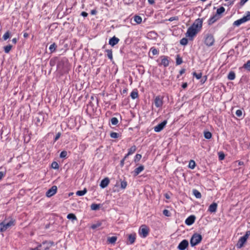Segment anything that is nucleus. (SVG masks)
Returning <instances> with one entry per match:
<instances>
[{"mask_svg":"<svg viewBox=\"0 0 250 250\" xmlns=\"http://www.w3.org/2000/svg\"><path fill=\"white\" fill-rule=\"evenodd\" d=\"M127 185V182L125 180L122 181L121 182V188L122 189H125Z\"/></svg>","mask_w":250,"mask_h":250,"instance_id":"a18cd8bd","label":"nucleus"},{"mask_svg":"<svg viewBox=\"0 0 250 250\" xmlns=\"http://www.w3.org/2000/svg\"><path fill=\"white\" fill-rule=\"evenodd\" d=\"M90 208L92 210H96L100 208V205L93 203L91 204Z\"/></svg>","mask_w":250,"mask_h":250,"instance_id":"7c9ffc66","label":"nucleus"},{"mask_svg":"<svg viewBox=\"0 0 250 250\" xmlns=\"http://www.w3.org/2000/svg\"><path fill=\"white\" fill-rule=\"evenodd\" d=\"M204 42L206 45L208 47L213 45L215 42L213 35L209 33L206 34L204 37Z\"/></svg>","mask_w":250,"mask_h":250,"instance_id":"7ed1b4c3","label":"nucleus"},{"mask_svg":"<svg viewBox=\"0 0 250 250\" xmlns=\"http://www.w3.org/2000/svg\"><path fill=\"white\" fill-rule=\"evenodd\" d=\"M248 0H240V4L243 5Z\"/></svg>","mask_w":250,"mask_h":250,"instance_id":"69168bd1","label":"nucleus"},{"mask_svg":"<svg viewBox=\"0 0 250 250\" xmlns=\"http://www.w3.org/2000/svg\"><path fill=\"white\" fill-rule=\"evenodd\" d=\"M150 51L151 52L153 55H158L159 53V51L154 47H152L150 48Z\"/></svg>","mask_w":250,"mask_h":250,"instance_id":"f704fd0d","label":"nucleus"},{"mask_svg":"<svg viewBox=\"0 0 250 250\" xmlns=\"http://www.w3.org/2000/svg\"><path fill=\"white\" fill-rule=\"evenodd\" d=\"M42 247L41 244H39L38 247L35 248H31L29 250H41L40 248Z\"/></svg>","mask_w":250,"mask_h":250,"instance_id":"680f3d73","label":"nucleus"},{"mask_svg":"<svg viewBox=\"0 0 250 250\" xmlns=\"http://www.w3.org/2000/svg\"><path fill=\"white\" fill-rule=\"evenodd\" d=\"M111 124L112 125H117L118 123H119V121L118 120V119L116 117H113L111 119Z\"/></svg>","mask_w":250,"mask_h":250,"instance_id":"a19ab883","label":"nucleus"},{"mask_svg":"<svg viewBox=\"0 0 250 250\" xmlns=\"http://www.w3.org/2000/svg\"><path fill=\"white\" fill-rule=\"evenodd\" d=\"M110 137L112 138H117L119 136V134L115 132H112L110 134Z\"/></svg>","mask_w":250,"mask_h":250,"instance_id":"c03bdc74","label":"nucleus"},{"mask_svg":"<svg viewBox=\"0 0 250 250\" xmlns=\"http://www.w3.org/2000/svg\"><path fill=\"white\" fill-rule=\"evenodd\" d=\"M10 33L9 31H7L5 33V34L3 35L2 38L3 40L6 41L8 39L10 38Z\"/></svg>","mask_w":250,"mask_h":250,"instance_id":"58836bf2","label":"nucleus"},{"mask_svg":"<svg viewBox=\"0 0 250 250\" xmlns=\"http://www.w3.org/2000/svg\"><path fill=\"white\" fill-rule=\"evenodd\" d=\"M57 48V45L55 43H53L49 46V50L51 53L54 52Z\"/></svg>","mask_w":250,"mask_h":250,"instance_id":"4c0bfd02","label":"nucleus"},{"mask_svg":"<svg viewBox=\"0 0 250 250\" xmlns=\"http://www.w3.org/2000/svg\"><path fill=\"white\" fill-rule=\"evenodd\" d=\"M219 159L220 160H223L225 158V154L223 152H220L218 153Z\"/></svg>","mask_w":250,"mask_h":250,"instance_id":"864d4df0","label":"nucleus"},{"mask_svg":"<svg viewBox=\"0 0 250 250\" xmlns=\"http://www.w3.org/2000/svg\"><path fill=\"white\" fill-rule=\"evenodd\" d=\"M145 169V167L143 165H140L139 167L135 168L132 171V173L133 176L135 177L139 175L141 172H142Z\"/></svg>","mask_w":250,"mask_h":250,"instance_id":"ddd939ff","label":"nucleus"},{"mask_svg":"<svg viewBox=\"0 0 250 250\" xmlns=\"http://www.w3.org/2000/svg\"><path fill=\"white\" fill-rule=\"evenodd\" d=\"M142 158V155L140 154H137L134 158V162L135 163L138 162Z\"/></svg>","mask_w":250,"mask_h":250,"instance_id":"49530a36","label":"nucleus"},{"mask_svg":"<svg viewBox=\"0 0 250 250\" xmlns=\"http://www.w3.org/2000/svg\"><path fill=\"white\" fill-rule=\"evenodd\" d=\"M225 11V8L223 6H221L217 9L216 13L215 15H216L217 16L219 17L220 18H221V17H222L221 15L223 13H224Z\"/></svg>","mask_w":250,"mask_h":250,"instance_id":"4be33fe9","label":"nucleus"},{"mask_svg":"<svg viewBox=\"0 0 250 250\" xmlns=\"http://www.w3.org/2000/svg\"><path fill=\"white\" fill-rule=\"evenodd\" d=\"M195 166L196 163L195 161L193 160H190L188 166V167L192 169H193L195 167Z\"/></svg>","mask_w":250,"mask_h":250,"instance_id":"c756f323","label":"nucleus"},{"mask_svg":"<svg viewBox=\"0 0 250 250\" xmlns=\"http://www.w3.org/2000/svg\"><path fill=\"white\" fill-rule=\"evenodd\" d=\"M188 86V83H184L182 84V87L183 89H185Z\"/></svg>","mask_w":250,"mask_h":250,"instance_id":"774afa93","label":"nucleus"},{"mask_svg":"<svg viewBox=\"0 0 250 250\" xmlns=\"http://www.w3.org/2000/svg\"><path fill=\"white\" fill-rule=\"evenodd\" d=\"M235 114L237 117H241L242 116V111L240 109H238L236 110Z\"/></svg>","mask_w":250,"mask_h":250,"instance_id":"5fc2aeb1","label":"nucleus"},{"mask_svg":"<svg viewBox=\"0 0 250 250\" xmlns=\"http://www.w3.org/2000/svg\"><path fill=\"white\" fill-rule=\"evenodd\" d=\"M117 240L116 236L109 237L107 238V242L109 244H114Z\"/></svg>","mask_w":250,"mask_h":250,"instance_id":"5701e85b","label":"nucleus"},{"mask_svg":"<svg viewBox=\"0 0 250 250\" xmlns=\"http://www.w3.org/2000/svg\"><path fill=\"white\" fill-rule=\"evenodd\" d=\"M125 4L129 5L133 2V0H123Z\"/></svg>","mask_w":250,"mask_h":250,"instance_id":"13d9d810","label":"nucleus"},{"mask_svg":"<svg viewBox=\"0 0 250 250\" xmlns=\"http://www.w3.org/2000/svg\"><path fill=\"white\" fill-rule=\"evenodd\" d=\"M167 120H165L163 122H162V123L159 124L158 125H157L156 126H155L154 127V131L156 132H160L164 128L166 125H167Z\"/></svg>","mask_w":250,"mask_h":250,"instance_id":"6e6552de","label":"nucleus"},{"mask_svg":"<svg viewBox=\"0 0 250 250\" xmlns=\"http://www.w3.org/2000/svg\"><path fill=\"white\" fill-rule=\"evenodd\" d=\"M136 233H131V234H128V238H127V240L128 241V244H133L135 242V241L136 240Z\"/></svg>","mask_w":250,"mask_h":250,"instance_id":"4468645a","label":"nucleus"},{"mask_svg":"<svg viewBox=\"0 0 250 250\" xmlns=\"http://www.w3.org/2000/svg\"><path fill=\"white\" fill-rule=\"evenodd\" d=\"M130 96L132 99H135L138 98V92L137 89H134L130 94Z\"/></svg>","mask_w":250,"mask_h":250,"instance_id":"b1692460","label":"nucleus"},{"mask_svg":"<svg viewBox=\"0 0 250 250\" xmlns=\"http://www.w3.org/2000/svg\"><path fill=\"white\" fill-rule=\"evenodd\" d=\"M67 153L66 151L63 150L60 153V157L62 158H64L66 157Z\"/></svg>","mask_w":250,"mask_h":250,"instance_id":"09e8293b","label":"nucleus"},{"mask_svg":"<svg viewBox=\"0 0 250 250\" xmlns=\"http://www.w3.org/2000/svg\"><path fill=\"white\" fill-rule=\"evenodd\" d=\"M243 67L247 70L250 71V60L244 64Z\"/></svg>","mask_w":250,"mask_h":250,"instance_id":"37998d69","label":"nucleus"},{"mask_svg":"<svg viewBox=\"0 0 250 250\" xmlns=\"http://www.w3.org/2000/svg\"><path fill=\"white\" fill-rule=\"evenodd\" d=\"M192 193L196 198L200 199L202 197L201 193L197 189H194L192 190Z\"/></svg>","mask_w":250,"mask_h":250,"instance_id":"393cba45","label":"nucleus"},{"mask_svg":"<svg viewBox=\"0 0 250 250\" xmlns=\"http://www.w3.org/2000/svg\"><path fill=\"white\" fill-rule=\"evenodd\" d=\"M161 58V64L164 65V67H167L169 65V61L168 60V57L166 56H162Z\"/></svg>","mask_w":250,"mask_h":250,"instance_id":"dca6fc26","label":"nucleus"},{"mask_svg":"<svg viewBox=\"0 0 250 250\" xmlns=\"http://www.w3.org/2000/svg\"><path fill=\"white\" fill-rule=\"evenodd\" d=\"M217 208V204L216 203H213L208 207V211L211 213L215 212Z\"/></svg>","mask_w":250,"mask_h":250,"instance_id":"6ab92c4d","label":"nucleus"},{"mask_svg":"<svg viewBox=\"0 0 250 250\" xmlns=\"http://www.w3.org/2000/svg\"><path fill=\"white\" fill-rule=\"evenodd\" d=\"M154 104L156 107L161 108L164 104V96L158 95L154 98Z\"/></svg>","mask_w":250,"mask_h":250,"instance_id":"423d86ee","label":"nucleus"},{"mask_svg":"<svg viewBox=\"0 0 250 250\" xmlns=\"http://www.w3.org/2000/svg\"><path fill=\"white\" fill-rule=\"evenodd\" d=\"M42 246H44L42 250H48L50 248L54 245V243L53 241H44L41 244Z\"/></svg>","mask_w":250,"mask_h":250,"instance_id":"9b49d317","label":"nucleus"},{"mask_svg":"<svg viewBox=\"0 0 250 250\" xmlns=\"http://www.w3.org/2000/svg\"><path fill=\"white\" fill-rule=\"evenodd\" d=\"M109 182L110 181L109 178L106 177L102 180L100 186L102 188H104L109 185Z\"/></svg>","mask_w":250,"mask_h":250,"instance_id":"a211bd4d","label":"nucleus"},{"mask_svg":"<svg viewBox=\"0 0 250 250\" xmlns=\"http://www.w3.org/2000/svg\"><path fill=\"white\" fill-rule=\"evenodd\" d=\"M81 15L83 17H86L88 15V14L86 12L83 11L81 13Z\"/></svg>","mask_w":250,"mask_h":250,"instance_id":"338daca9","label":"nucleus"},{"mask_svg":"<svg viewBox=\"0 0 250 250\" xmlns=\"http://www.w3.org/2000/svg\"><path fill=\"white\" fill-rule=\"evenodd\" d=\"M102 225V223H97L96 224H93L91 226V229H95L99 227H100Z\"/></svg>","mask_w":250,"mask_h":250,"instance_id":"603ef678","label":"nucleus"},{"mask_svg":"<svg viewBox=\"0 0 250 250\" xmlns=\"http://www.w3.org/2000/svg\"><path fill=\"white\" fill-rule=\"evenodd\" d=\"M202 240V236L201 234L195 233L192 236L190 243L192 247H194L199 244Z\"/></svg>","mask_w":250,"mask_h":250,"instance_id":"f03ea898","label":"nucleus"},{"mask_svg":"<svg viewBox=\"0 0 250 250\" xmlns=\"http://www.w3.org/2000/svg\"><path fill=\"white\" fill-rule=\"evenodd\" d=\"M188 242L187 240H182L178 245L177 249L179 250H185L188 246Z\"/></svg>","mask_w":250,"mask_h":250,"instance_id":"1a4fd4ad","label":"nucleus"},{"mask_svg":"<svg viewBox=\"0 0 250 250\" xmlns=\"http://www.w3.org/2000/svg\"><path fill=\"white\" fill-rule=\"evenodd\" d=\"M179 18L177 16L170 17L168 21H178Z\"/></svg>","mask_w":250,"mask_h":250,"instance_id":"4d7b16f0","label":"nucleus"},{"mask_svg":"<svg viewBox=\"0 0 250 250\" xmlns=\"http://www.w3.org/2000/svg\"><path fill=\"white\" fill-rule=\"evenodd\" d=\"M57 191V187L56 186H52L46 192V196L48 197H50L55 194Z\"/></svg>","mask_w":250,"mask_h":250,"instance_id":"9d476101","label":"nucleus"},{"mask_svg":"<svg viewBox=\"0 0 250 250\" xmlns=\"http://www.w3.org/2000/svg\"><path fill=\"white\" fill-rule=\"evenodd\" d=\"M108 58L111 61L113 60L112 51L111 49H107L105 50Z\"/></svg>","mask_w":250,"mask_h":250,"instance_id":"2f4dec72","label":"nucleus"},{"mask_svg":"<svg viewBox=\"0 0 250 250\" xmlns=\"http://www.w3.org/2000/svg\"><path fill=\"white\" fill-rule=\"evenodd\" d=\"M196 219V217L193 215H191L189 216H188L185 220V224L188 226H190L192 225Z\"/></svg>","mask_w":250,"mask_h":250,"instance_id":"f8f14e48","label":"nucleus"},{"mask_svg":"<svg viewBox=\"0 0 250 250\" xmlns=\"http://www.w3.org/2000/svg\"><path fill=\"white\" fill-rule=\"evenodd\" d=\"M87 190L86 188H84L83 190H78L76 194L77 196H82L84 195L87 192Z\"/></svg>","mask_w":250,"mask_h":250,"instance_id":"a878e982","label":"nucleus"},{"mask_svg":"<svg viewBox=\"0 0 250 250\" xmlns=\"http://www.w3.org/2000/svg\"><path fill=\"white\" fill-rule=\"evenodd\" d=\"M250 235V231L248 230L246 232V234L243 236H242V237L243 238H245V240L247 241Z\"/></svg>","mask_w":250,"mask_h":250,"instance_id":"6e6d98bb","label":"nucleus"},{"mask_svg":"<svg viewBox=\"0 0 250 250\" xmlns=\"http://www.w3.org/2000/svg\"><path fill=\"white\" fill-rule=\"evenodd\" d=\"M149 229L146 225H142L139 230V234L142 238H146L148 235Z\"/></svg>","mask_w":250,"mask_h":250,"instance_id":"39448f33","label":"nucleus"},{"mask_svg":"<svg viewBox=\"0 0 250 250\" xmlns=\"http://www.w3.org/2000/svg\"><path fill=\"white\" fill-rule=\"evenodd\" d=\"M180 44L183 45H186L188 43V39L187 38H183L180 40Z\"/></svg>","mask_w":250,"mask_h":250,"instance_id":"ea45409f","label":"nucleus"},{"mask_svg":"<svg viewBox=\"0 0 250 250\" xmlns=\"http://www.w3.org/2000/svg\"><path fill=\"white\" fill-rule=\"evenodd\" d=\"M199 32L197 30L192 28L191 26L188 28L186 33V36L190 41H193Z\"/></svg>","mask_w":250,"mask_h":250,"instance_id":"20e7f679","label":"nucleus"},{"mask_svg":"<svg viewBox=\"0 0 250 250\" xmlns=\"http://www.w3.org/2000/svg\"><path fill=\"white\" fill-rule=\"evenodd\" d=\"M244 23V22H243V21L242 19L241 18V19H239V20H237L233 22V25H234V26H239L240 24H242V23Z\"/></svg>","mask_w":250,"mask_h":250,"instance_id":"c9c22d12","label":"nucleus"},{"mask_svg":"<svg viewBox=\"0 0 250 250\" xmlns=\"http://www.w3.org/2000/svg\"><path fill=\"white\" fill-rule=\"evenodd\" d=\"M183 62L182 58L180 57L179 55L176 56V63L177 65H180Z\"/></svg>","mask_w":250,"mask_h":250,"instance_id":"473e14b6","label":"nucleus"},{"mask_svg":"<svg viewBox=\"0 0 250 250\" xmlns=\"http://www.w3.org/2000/svg\"><path fill=\"white\" fill-rule=\"evenodd\" d=\"M12 48V45L9 44L4 47V51L6 53H9Z\"/></svg>","mask_w":250,"mask_h":250,"instance_id":"72a5a7b5","label":"nucleus"},{"mask_svg":"<svg viewBox=\"0 0 250 250\" xmlns=\"http://www.w3.org/2000/svg\"><path fill=\"white\" fill-rule=\"evenodd\" d=\"M220 17L217 16L216 15H214L213 16L211 17L208 21V24L210 25L213 24L215 22L220 19Z\"/></svg>","mask_w":250,"mask_h":250,"instance_id":"2eb2a0df","label":"nucleus"},{"mask_svg":"<svg viewBox=\"0 0 250 250\" xmlns=\"http://www.w3.org/2000/svg\"><path fill=\"white\" fill-rule=\"evenodd\" d=\"M120 41L119 39L116 37L115 36L113 37L109 40V44L112 46H114L119 43Z\"/></svg>","mask_w":250,"mask_h":250,"instance_id":"f3484780","label":"nucleus"},{"mask_svg":"<svg viewBox=\"0 0 250 250\" xmlns=\"http://www.w3.org/2000/svg\"><path fill=\"white\" fill-rule=\"evenodd\" d=\"M5 172L0 171V180H1L5 176Z\"/></svg>","mask_w":250,"mask_h":250,"instance_id":"e2e57ef3","label":"nucleus"},{"mask_svg":"<svg viewBox=\"0 0 250 250\" xmlns=\"http://www.w3.org/2000/svg\"><path fill=\"white\" fill-rule=\"evenodd\" d=\"M203 19H197L195 21L194 23L190 26L192 28H194L198 32H199L202 27L203 25Z\"/></svg>","mask_w":250,"mask_h":250,"instance_id":"0eeeda50","label":"nucleus"},{"mask_svg":"<svg viewBox=\"0 0 250 250\" xmlns=\"http://www.w3.org/2000/svg\"><path fill=\"white\" fill-rule=\"evenodd\" d=\"M212 137V134L209 131H206L204 132V137L206 139H209Z\"/></svg>","mask_w":250,"mask_h":250,"instance_id":"79ce46f5","label":"nucleus"},{"mask_svg":"<svg viewBox=\"0 0 250 250\" xmlns=\"http://www.w3.org/2000/svg\"><path fill=\"white\" fill-rule=\"evenodd\" d=\"M67 218L69 220H77V217L76 215L73 213H69L67 216Z\"/></svg>","mask_w":250,"mask_h":250,"instance_id":"e433bc0d","label":"nucleus"},{"mask_svg":"<svg viewBox=\"0 0 250 250\" xmlns=\"http://www.w3.org/2000/svg\"><path fill=\"white\" fill-rule=\"evenodd\" d=\"M246 240L245 238H243L242 237H241L238 241L237 244V247L238 248H241L243 247L244 244L246 242Z\"/></svg>","mask_w":250,"mask_h":250,"instance_id":"412c9836","label":"nucleus"},{"mask_svg":"<svg viewBox=\"0 0 250 250\" xmlns=\"http://www.w3.org/2000/svg\"><path fill=\"white\" fill-rule=\"evenodd\" d=\"M163 214L167 217H169L171 215L170 211L167 209H164L163 211Z\"/></svg>","mask_w":250,"mask_h":250,"instance_id":"8fccbe9b","label":"nucleus"},{"mask_svg":"<svg viewBox=\"0 0 250 250\" xmlns=\"http://www.w3.org/2000/svg\"><path fill=\"white\" fill-rule=\"evenodd\" d=\"M126 158H125V156L124 158L120 162V166L121 167H123L125 164V161Z\"/></svg>","mask_w":250,"mask_h":250,"instance_id":"0e129e2a","label":"nucleus"},{"mask_svg":"<svg viewBox=\"0 0 250 250\" xmlns=\"http://www.w3.org/2000/svg\"><path fill=\"white\" fill-rule=\"evenodd\" d=\"M136 146L135 145L132 146L128 149V153L125 155V158H126L128 156L133 154L136 151Z\"/></svg>","mask_w":250,"mask_h":250,"instance_id":"aec40b11","label":"nucleus"},{"mask_svg":"<svg viewBox=\"0 0 250 250\" xmlns=\"http://www.w3.org/2000/svg\"><path fill=\"white\" fill-rule=\"evenodd\" d=\"M244 22L248 21L250 20V12L248 11L247 13V15L244 16L241 18Z\"/></svg>","mask_w":250,"mask_h":250,"instance_id":"c85d7f7f","label":"nucleus"},{"mask_svg":"<svg viewBox=\"0 0 250 250\" xmlns=\"http://www.w3.org/2000/svg\"><path fill=\"white\" fill-rule=\"evenodd\" d=\"M193 75L194 77H195L198 80V79H200L201 78L202 74L201 73H197L194 72L193 73Z\"/></svg>","mask_w":250,"mask_h":250,"instance_id":"3c124183","label":"nucleus"},{"mask_svg":"<svg viewBox=\"0 0 250 250\" xmlns=\"http://www.w3.org/2000/svg\"><path fill=\"white\" fill-rule=\"evenodd\" d=\"M51 167L54 169H58L59 168V164L56 162L52 163Z\"/></svg>","mask_w":250,"mask_h":250,"instance_id":"de8ad7c7","label":"nucleus"},{"mask_svg":"<svg viewBox=\"0 0 250 250\" xmlns=\"http://www.w3.org/2000/svg\"><path fill=\"white\" fill-rule=\"evenodd\" d=\"M15 224L16 221L13 219H11L10 221L7 223H5L4 222H1L0 223V232H3L5 231L7 229L15 226Z\"/></svg>","mask_w":250,"mask_h":250,"instance_id":"f257e3e1","label":"nucleus"},{"mask_svg":"<svg viewBox=\"0 0 250 250\" xmlns=\"http://www.w3.org/2000/svg\"><path fill=\"white\" fill-rule=\"evenodd\" d=\"M61 135V133L60 132H58L56 134V135L54 138V142L57 141L60 138Z\"/></svg>","mask_w":250,"mask_h":250,"instance_id":"bf43d9fd","label":"nucleus"},{"mask_svg":"<svg viewBox=\"0 0 250 250\" xmlns=\"http://www.w3.org/2000/svg\"><path fill=\"white\" fill-rule=\"evenodd\" d=\"M134 21L137 24H140L142 22V19L140 16L135 15L134 17Z\"/></svg>","mask_w":250,"mask_h":250,"instance_id":"cd10ccee","label":"nucleus"},{"mask_svg":"<svg viewBox=\"0 0 250 250\" xmlns=\"http://www.w3.org/2000/svg\"><path fill=\"white\" fill-rule=\"evenodd\" d=\"M235 78V74L233 71H230L229 72L228 75V79L229 80H233Z\"/></svg>","mask_w":250,"mask_h":250,"instance_id":"bb28decb","label":"nucleus"},{"mask_svg":"<svg viewBox=\"0 0 250 250\" xmlns=\"http://www.w3.org/2000/svg\"><path fill=\"white\" fill-rule=\"evenodd\" d=\"M185 71H186V70H185V69H184V68H183V69H181V70H180V71H179V75H178L177 76V78H179V76H180V75H182V74H183L184 73H185Z\"/></svg>","mask_w":250,"mask_h":250,"instance_id":"052dcab7","label":"nucleus"}]
</instances>
